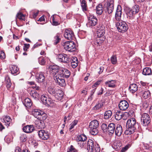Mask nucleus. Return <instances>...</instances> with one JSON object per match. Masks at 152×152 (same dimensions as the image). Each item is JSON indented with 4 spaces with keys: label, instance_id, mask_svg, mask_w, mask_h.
<instances>
[{
    "label": "nucleus",
    "instance_id": "obj_19",
    "mask_svg": "<svg viewBox=\"0 0 152 152\" xmlns=\"http://www.w3.org/2000/svg\"><path fill=\"white\" fill-rule=\"evenodd\" d=\"M125 12L128 18L129 19H132L134 18V15L132 9L129 7H126L124 9Z\"/></svg>",
    "mask_w": 152,
    "mask_h": 152
},
{
    "label": "nucleus",
    "instance_id": "obj_6",
    "mask_svg": "<svg viewBox=\"0 0 152 152\" xmlns=\"http://www.w3.org/2000/svg\"><path fill=\"white\" fill-rule=\"evenodd\" d=\"M64 48L66 50L69 52H72L75 50V45L72 41L65 42L64 44Z\"/></svg>",
    "mask_w": 152,
    "mask_h": 152
},
{
    "label": "nucleus",
    "instance_id": "obj_46",
    "mask_svg": "<svg viewBox=\"0 0 152 152\" xmlns=\"http://www.w3.org/2000/svg\"><path fill=\"white\" fill-rule=\"evenodd\" d=\"M60 35L58 34H56V36L55 37L54 40V44L56 45L60 41L61 38L59 37Z\"/></svg>",
    "mask_w": 152,
    "mask_h": 152
},
{
    "label": "nucleus",
    "instance_id": "obj_48",
    "mask_svg": "<svg viewBox=\"0 0 152 152\" xmlns=\"http://www.w3.org/2000/svg\"><path fill=\"white\" fill-rule=\"evenodd\" d=\"M77 150L72 145H71L67 149V152H77Z\"/></svg>",
    "mask_w": 152,
    "mask_h": 152
},
{
    "label": "nucleus",
    "instance_id": "obj_64",
    "mask_svg": "<svg viewBox=\"0 0 152 152\" xmlns=\"http://www.w3.org/2000/svg\"><path fill=\"white\" fill-rule=\"evenodd\" d=\"M103 89L102 88L99 91V92L98 93V95H99L102 94L103 93Z\"/></svg>",
    "mask_w": 152,
    "mask_h": 152
},
{
    "label": "nucleus",
    "instance_id": "obj_47",
    "mask_svg": "<svg viewBox=\"0 0 152 152\" xmlns=\"http://www.w3.org/2000/svg\"><path fill=\"white\" fill-rule=\"evenodd\" d=\"M151 95V93L149 91H145L143 94L142 96L145 99L148 98Z\"/></svg>",
    "mask_w": 152,
    "mask_h": 152
},
{
    "label": "nucleus",
    "instance_id": "obj_21",
    "mask_svg": "<svg viewBox=\"0 0 152 152\" xmlns=\"http://www.w3.org/2000/svg\"><path fill=\"white\" fill-rule=\"evenodd\" d=\"M23 131L26 133H30L32 132L34 130L33 125H27L23 127Z\"/></svg>",
    "mask_w": 152,
    "mask_h": 152
},
{
    "label": "nucleus",
    "instance_id": "obj_8",
    "mask_svg": "<svg viewBox=\"0 0 152 152\" xmlns=\"http://www.w3.org/2000/svg\"><path fill=\"white\" fill-rule=\"evenodd\" d=\"M114 1L113 0H107L105 5V7L107 12L109 14L112 12L114 10Z\"/></svg>",
    "mask_w": 152,
    "mask_h": 152
},
{
    "label": "nucleus",
    "instance_id": "obj_4",
    "mask_svg": "<svg viewBox=\"0 0 152 152\" xmlns=\"http://www.w3.org/2000/svg\"><path fill=\"white\" fill-rule=\"evenodd\" d=\"M116 26L118 31L122 33L126 31L128 29L127 25L124 21H120L116 23Z\"/></svg>",
    "mask_w": 152,
    "mask_h": 152
},
{
    "label": "nucleus",
    "instance_id": "obj_16",
    "mask_svg": "<svg viewBox=\"0 0 152 152\" xmlns=\"http://www.w3.org/2000/svg\"><path fill=\"white\" fill-rule=\"evenodd\" d=\"M59 72L61 74L63 75V77L66 78H68L70 75V71L67 69L62 68L59 70Z\"/></svg>",
    "mask_w": 152,
    "mask_h": 152
},
{
    "label": "nucleus",
    "instance_id": "obj_54",
    "mask_svg": "<svg viewBox=\"0 0 152 152\" xmlns=\"http://www.w3.org/2000/svg\"><path fill=\"white\" fill-rule=\"evenodd\" d=\"M103 106V104L102 103H99L95 105L93 108V109L94 110H97L99 109Z\"/></svg>",
    "mask_w": 152,
    "mask_h": 152
},
{
    "label": "nucleus",
    "instance_id": "obj_29",
    "mask_svg": "<svg viewBox=\"0 0 152 152\" xmlns=\"http://www.w3.org/2000/svg\"><path fill=\"white\" fill-rule=\"evenodd\" d=\"M23 103L25 107H30L32 106V104L31 100L28 98H26Z\"/></svg>",
    "mask_w": 152,
    "mask_h": 152
},
{
    "label": "nucleus",
    "instance_id": "obj_28",
    "mask_svg": "<svg viewBox=\"0 0 152 152\" xmlns=\"http://www.w3.org/2000/svg\"><path fill=\"white\" fill-rule=\"evenodd\" d=\"M115 80H108L105 83V84L106 86L109 87L114 88L115 86Z\"/></svg>",
    "mask_w": 152,
    "mask_h": 152
},
{
    "label": "nucleus",
    "instance_id": "obj_37",
    "mask_svg": "<svg viewBox=\"0 0 152 152\" xmlns=\"http://www.w3.org/2000/svg\"><path fill=\"white\" fill-rule=\"evenodd\" d=\"M57 90L52 86H49L47 89V91L48 93L53 96L55 95L56 91Z\"/></svg>",
    "mask_w": 152,
    "mask_h": 152
},
{
    "label": "nucleus",
    "instance_id": "obj_45",
    "mask_svg": "<svg viewBox=\"0 0 152 152\" xmlns=\"http://www.w3.org/2000/svg\"><path fill=\"white\" fill-rule=\"evenodd\" d=\"M54 76V79L55 81L58 80V79H64V78L63 76V75L61 74L59 72Z\"/></svg>",
    "mask_w": 152,
    "mask_h": 152
},
{
    "label": "nucleus",
    "instance_id": "obj_7",
    "mask_svg": "<svg viewBox=\"0 0 152 152\" xmlns=\"http://www.w3.org/2000/svg\"><path fill=\"white\" fill-rule=\"evenodd\" d=\"M56 59L58 61L61 63H67L69 61V56L64 54L58 55L56 56Z\"/></svg>",
    "mask_w": 152,
    "mask_h": 152
},
{
    "label": "nucleus",
    "instance_id": "obj_43",
    "mask_svg": "<svg viewBox=\"0 0 152 152\" xmlns=\"http://www.w3.org/2000/svg\"><path fill=\"white\" fill-rule=\"evenodd\" d=\"M16 17L21 20H25V15L20 12L18 13L16 15Z\"/></svg>",
    "mask_w": 152,
    "mask_h": 152
},
{
    "label": "nucleus",
    "instance_id": "obj_59",
    "mask_svg": "<svg viewBox=\"0 0 152 152\" xmlns=\"http://www.w3.org/2000/svg\"><path fill=\"white\" fill-rule=\"evenodd\" d=\"M5 55L3 51H0V58L1 59H4L5 58Z\"/></svg>",
    "mask_w": 152,
    "mask_h": 152
},
{
    "label": "nucleus",
    "instance_id": "obj_17",
    "mask_svg": "<svg viewBox=\"0 0 152 152\" xmlns=\"http://www.w3.org/2000/svg\"><path fill=\"white\" fill-rule=\"evenodd\" d=\"M36 81L38 83H42L45 80V78L44 74L42 72L37 74L36 76Z\"/></svg>",
    "mask_w": 152,
    "mask_h": 152
},
{
    "label": "nucleus",
    "instance_id": "obj_20",
    "mask_svg": "<svg viewBox=\"0 0 152 152\" xmlns=\"http://www.w3.org/2000/svg\"><path fill=\"white\" fill-rule=\"evenodd\" d=\"M121 7L120 6L117 7L115 14V18L117 21H119L121 19Z\"/></svg>",
    "mask_w": 152,
    "mask_h": 152
},
{
    "label": "nucleus",
    "instance_id": "obj_32",
    "mask_svg": "<svg viewBox=\"0 0 152 152\" xmlns=\"http://www.w3.org/2000/svg\"><path fill=\"white\" fill-rule=\"evenodd\" d=\"M5 80L7 87L8 89H9V88L11 87L12 84L10 78L7 75L5 77Z\"/></svg>",
    "mask_w": 152,
    "mask_h": 152
},
{
    "label": "nucleus",
    "instance_id": "obj_39",
    "mask_svg": "<svg viewBox=\"0 0 152 152\" xmlns=\"http://www.w3.org/2000/svg\"><path fill=\"white\" fill-rule=\"evenodd\" d=\"M15 152H30L28 149L20 148L19 147H17L15 150Z\"/></svg>",
    "mask_w": 152,
    "mask_h": 152
},
{
    "label": "nucleus",
    "instance_id": "obj_40",
    "mask_svg": "<svg viewBox=\"0 0 152 152\" xmlns=\"http://www.w3.org/2000/svg\"><path fill=\"white\" fill-rule=\"evenodd\" d=\"M31 96L34 99L37 98L38 97L39 94L35 91H31L29 93Z\"/></svg>",
    "mask_w": 152,
    "mask_h": 152
},
{
    "label": "nucleus",
    "instance_id": "obj_61",
    "mask_svg": "<svg viewBox=\"0 0 152 152\" xmlns=\"http://www.w3.org/2000/svg\"><path fill=\"white\" fill-rule=\"evenodd\" d=\"M78 62H71V66L73 68H75L78 65Z\"/></svg>",
    "mask_w": 152,
    "mask_h": 152
},
{
    "label": "nucleus",
    "instance_id": "obj_41",
    "mask_svg": "<svg viewBox=\"0 0 152 152\" xmlns=\"http://www.w3.org/2000/svg\"><path fill=\"white\" fill-rule=\"evenodd\" d=\"M81 6L83 11L85 12L87 10V6L86 5V2L85 0H83L81 3Z\"/></svg>",
    "mask_w": 152,
    "mask_h": 152
},
{
    "label": "nucleus",
    "instance_id": "obj_27",
    "mask_svg": "<svg viewBox=\"0 0 152 152\" xmlns=\"http://www.w3.org/2000/svg\"><path fill=\"white\" fill-rule=\"evenodd\" d=\"M10 69L11 73L12 74L18 73L19 69L16 66L14 65H10Z\"/></svg>",
    "mask_w": 152,
    "mask_h": 152
},
{
    "label": "nucleus",
    "instance_id": "obj_33",
    "mask_svg": "<svg viewBox=\"0 0 152 152\" xmlns=\"http://www.w3.org/2000/svg\"><path fill=\"white\" fill-rule=\"evenodd\" d=\"M122 112L119 110H117L115 113V117L116 120H119L122 118Z\"/></svg>",
    "mask_w": 152,
    "mask_h": 152
},
{
    "label": "nucleus",
    "instance_id": "obj_62",
    "mask_svg": "<svg viewBox=\"0 0 152 152\" xmlns=\"http://www.w3.org/2000/svg\"><path fill=\"white\" fill-rule=\"evenodd\" d=\"M100 83V81L98 80L96 81L92 86V88H94L95 87H97Z\"/></svg>",
    "mask_w": 152,
    "mask_h": 152
},
{
    "label": "nucleus",
    "instance_id": "obj_42",
    "mask_svg": "<svg viewBox=\"0 0 152 152\" xmlns=\"http://www.w3.org/2000/svg\"><path fill=\"white\" fill-rule=\"evenodd\" d=\"M122 144L120 142H115L114 144L113 148L116 150H118L121 149Z\"/></svg>",
    "mask_w": 152,
    "mask_h": 152
},
{
    "label": "nucleus",
    "instance_id": "obj_58",
    "mask_svg": "<svg viewBox=\"0 0 152 152\" xmlns=\"http://www.w3.org/2000/svg\"><path fill=\"white\" fill-rule=\"evenodd\" d=\"M94 149L95 151L96 152H99L100 151V149L98 144L96 143L95 146L94 147Z\"/></svg>",
    "mask_w": 152,
    "mask_h": 152
},
{
    "label": "nucleus",
    "instance_id": "obj_12",
    "mask_svg": "<svg viewBox=\"0 0 152 152\" xmlns=\"http://www.w3.org/2000/svg\"><path fill=\"white\" fill-rule=\"evenodd\" d=\"M41 100L43 104L48 106H50L52 103V101L50 98H47L44 95L41 96Z\"/></svg>",
    "mask_w": 152,
    "mask_h": 152
},
{
    "label": "nucleus",
    "instance_id": "obj_11",
    "mask_svg": "<svg viewBox=\"0 0 152 152\" xmlns=\"http://www.w3.org/2000/svg\"><path fill=\"white\" fill-rule=\"evenodd\" d=\"M49 71L50 74L55 76L59 71V66L56 65H51L49 68Z\"/></svg>",
    "mask_w": 152,
    "mask_h": 152
},
{
    "label": "nucleus",
    "instance_id": "obj_13",
    "mask_svg": "<svg viewBox=\"0 0 152 152\" xmlns=\"http://www.w3.org/2000/svg\"><path fill=\"white\" fill-rule=\"evenodd\" d=\"M38 135L39 137L43 140L48 139L49 136L48 133L43 130H41L38 131Z\"/></svg>",
    "mask_w": 152,
    "mask_h": 152
},
{
    "label": "nucleus",
    "instance_id": "obj_31",
    "mask_svg": "<svg viewBox=\"0 0 152 152\" xmlns=\"http://www.w3.org/2000/svg\"><path fill=\"white\" fill-rule=\"evenodd\" d=\"M87 138L84 134H82L78 135L76 137V140L77 141L84 142L86 140Z\"/></svg>",
    "mask_w": 152,
    "mask_h": 152
},
{
    "label": "nucleus",
    "instance_id": "obj_44",
    "mask_svg": "<svg viewBox=\"0 0 152 152\" xmlns=\"http://www.w3.org/2000/svg\"><path fill=\"white\" fill-rule=\"evenodd\" d=\"M139 10V6L138 5H135L133 7L132 10L133 13L135 15L138 12Z\"/></svg>",
    "mask_w": 152,
    "mask_h": 152
},
{
    "label": "nucleus",
    "instance_id": "obj_22",
    "mask_svg": "<svg viewBox=\"0 0 152 152\" xmlns=\"http://www.w3.org/2000/svg\"><path fill=\"white\" fill-rule=\"evenodd\" d=\"M105 27L104 26H102L100 28L98 29L97 31V36L101 38L103 37L105 33Z\"/></svg>",
    "mask_w": 152,
    "mask_h": 152
},
{
    "label": "nucleus",
    "instance_id": "obj_23",
    "mask_svg": "<svg viewBox=\"0 0 152 152\" xmlns=\"http://www.w3.org/2000/svg\"><path fill=\"white\" fill-rule=\"evenodd\" d=\"M12 119L8 115H6L3 116V118L1 119V121L2 122L4 123L7 126H9Z\"/></svg>",
    "mask_w": 152,
    "mask_h": 152
},
{
    "label": "nucleus",
    "instance_id": "obj_38",
    "mask_svg": "<svg viewBox=\"0 0 152 152\" xmlns=\"http://www.w3.org/2000/svg\"><path fill=\"white\" fill-rule=\"evenodd\" d=\"M55 82L58 85L61 86L63 87L66 85L64 79H58V80L55 81Z\"/></svg>",
    "mask_w": 152,
    "mask_h": 152
},
{
    "label": "nucleus",
    "instance_id": "obj_2",
    "mask_svg": "<svg viewBox=\"0 0 152 152\" xmlns=\"http://www.w3.org/2000/svg\"><path fill=\"white\" fill-rule=\"evenodd\" d=\"M32 115L38 120H45L47 118V115L44 112L37 109L33 110Z\"/></svg>",
    "mask_w": 152,
    "mask_h": 152
},
{
    "label": "nucleus",
    "instance_id": "obj_53",
    "mask_svg": "<svg viewBox=\"0 0 152 152\" xmlns=\"http://www.w3.org/2000/svg\"><path fill=\"white\" fill-rule=\"evenodd\" d=\"M77 122L78 121L77 120H74L73 121L70 125L69 129L71 130L73 129L74 127V126L77 124Z\"/></svg>",
    "mask_w": 152,
    "mask_h": 152
},
{
    "label": "nucleus",
    "instance_id": "obj_3",
    "mask_svg": "<svg viewBox=\"0 0 152 152\" xmlns=\"http://www.w3.org/2000/svg\"><path fill=\"white\" fill-rule=\"evenodd\" d=\"M99 123L96 120L91 121L90 123L89 128L91 134L93 135H96L98 133L97 127Z\"/></svg>",
    "mask_w": 152,
    "mask_h": 152
},
{
    "label": "nucleus",
    "instance_id": "obj_49",
    "mask_svg": "<svg viewBox=\"0 0 152 152\" xmlns=\"http://www.w3.org/2000/svg\"><path fill=\"white\" fill-rule=\"evenodd\" d=\"M111 61L112 63L113 64H115L117 62V57L115 55L112 56L111 57Z\"/></svg>",
    "mask_w": 152,
    "mask_h": 152
},
{
    "label": "nucleus",
    "instance_id": "obj_36",
    "mask_svg": "<svg viewBox=\"0 0 152 152\" xmlns=\"http://www.w3.org/2000/svg\"><path fill=\"white\" fill-rule=\"evenodd\" d=\"M142 74L145 75H150L151 74V69L149 67H145L143 69Z\"/></svg>",
    "mask_w": 152,
    "mask_h": 152
},
{
    "label": "nucleus",
    "instance_id": "obj_55",
    "mask_svg": "<svg viewBox=\"0 0 152 152\" xmlns=\"http://www.w3.org/2000/svg\"><path fill=\"white\" fill-rule=\"evenodd\" d=\"M108 126L107 125L105 124H102L101 126V128L104 132H106L107 130Z\"/></svg>",
    "mask_w": 152,
    "mask_h": 152
},
{
    "label": "nucleus",
    "instance_id": "obj_51",
    "mask_svg": "<svg viewBox=\"0 0 152 152\" xmlns=\"http://www.w3.org/2000/svg\"><path fill=\"white\" fill-rule=\"evenodd\" d=\"M39 62L42 65H44L45 64V61L43 57L42 56L39 58Z\"/></svg>",
    "mask_w": 152,
    "mask_h": 152
},
{
    "label": "nucleus",
    "instance_id": "obj_14",
    "mask_svg": "<svg viewBox=\"0 0 152 152\" xmlns=\"http://www.w3.org/2000/svg\"><path fill=\"white\" fill-rule=\"evenodd\" d=\"M96 143L91 139L88 140L87 145V150L88 152H92L94 151V147Z\"/></svg>",
    "mask_w": 152,
    "mask_h": 152
},
{
    "label": "nucleus",
    "instance_id": "obj_35",
    "mask_svg": "<svg viewBox=\"0 0 152 152\" xmlns=\"http://www.w3.org/2000/svg\"><path fill=\"white\" fill-rule=\"evenodd\" d=\"M103 7L101 4H99L96 7V11L97 14L100 15H101L103 12Z\"/></svg>",
    "mask_w": 152,
    "mask_h": 152
},
{
    "label": "nucleus",
    "instance_id": "obj_18",
    "mask_svg": "<svg viewBox=\"0 0 152 152\" xmlns=\"http://www.w3.org/2000/svg\"><path fill=\"white\" fill-rule=\"evenodd\" d=\"M115 127V124L111 123L110 124L108 125L107 130L109 135H112L114 134Z\"/></svg>",
    "mask_w": 152,
    "mask_h": 152
},
{
    "label": "nucleus",
    "instance_id": "obj_26",
    "mask_svg": "<svg viewBox=\"0 0 152 152\" xmlns=\"http://www.w3.org/2000/svg\"><path fill=\"white\" fill-rule=\"evenodd\" d=\"M115 134L116 135L118 136H120L123 132L121 126L119 125H118L115 130Z\"/></svg>",
    "mask_w": 152,
    "mask_h": 152
},
{
    "label": "nucleus",
    "instance_id": "obj_9",
    "mask_svg": "<svg viewBox=\"0 0 152 152\" xmlns=\"http://www.w3.org/2000/svg\"><path fill=\"white\" fill-rule=\"evenodd\" d=\"M88 21L86 24L87 27H91L95 26L97 23V20L93 15H90L88 17Z\"/></svg>",
    "mask_w": 152,
    "mask_h": 152
},
{
    "label": "nucleus",
    "instance_id": "obj_56",
    "mask_svg": "<svg viewBox=\"0 0 152 152\" xmlns=\"http://www.w3.org/2000/svg\"><path fill=\"white\" fill-rule=\"evenodd\" d=\"M130 145L129 144L126 145L123 148L121 151L120 152H125L130 147Z\"/></svg>",
    "mask_w": 152,
    "mask_h": 152
},
{
    "label": "nucleus",
    "instance_id": "obj_50",
    "mask_svg": "<svg viewBox=\"0 0 152 152\" xmlns=\"http://www.w3.org/2000/svg\"><path fill=\"white\" fill-rule=\"evenodd\" d=\"M104 39L105 38L104 37H102V38L98 37V38L96 40L95 42V43L99 45L102 43L103 42V41L104 40Z\"/></svg>",
    "mask_w": 152,
    "mask_h": 152
},
{
    "label": "nucleus",
    "instance_id": "obj_25",
    "mask_svg": "<svg viewBox=\"0 0 152 152\" xmlns=\"http://www.w3.org/2000/svg\"><path fill=\"white\" fill-rule=\"evenodd\" d=\"M54 96L57 99H61L63 96V91L60 89L57 90L56 91L55 95Z\"/></svg>",
    "mask_w": 152,
    "mask_h": 152
},
{
    "label": "nucleus",
    "instance_id": "obj_52",
    "mask_svg": "<svg viewBox=\"0 0 152 152\" xmlns=\"http://www.w3.org/2000/svg\"><path fill=\"white\" fill-rule=\"evenodd\" d=\"M27 136L25 134H23L20 137V140L21 142H25L26 140Z\"/></svg>",
    "mask_w": 152,
    "mask_h": 152
},
{
    "label": "nucleus",
    "instance_id": "obj_1",
    "mask_svg": "<svg viewBox=\"0 0 152 152\" xmlns=\"http://www.w3.org/2000/svg\"><path fill=\"white\" fill-rule=\"evenodd\" d=\"M136 121L134 118L129 119L126 122V129L125 132L126 135H130L134 132L136 129Z\"/></svg>",
    "mask_w": 152,
    "mask_h": 152
},
{
    "label": "nucleus",
    "instance_id": "obj_63",
    "mask_svg": "<svg viewBox=\"0 0 152 152\" xmlns=\"http://www.w3.org/2000/svg\"><path fill=\"white\" fill-rule=\"evenodd\" d=\"M134 113V111L133 110H130L128 112V114L130 116L133 115Z\"/></svg>",
    "mask_w": 152,
    "mask_h": 152
},
{
    "label": "nucleus",
    "instance_id": "obj_24",
    "mask_svg": "<svg viewBox=\"0 0 152 152\" xmlns=\"http://www.w3.org/2000/svg\"><path fill=\"white\" fill-rule=\"evenodd\" d=\"M44 120H38L36 121L35 124L37 128L38 129H43L45 127V124L43 121Z\"/></svg>",
    "mask_w": 152,
    "mask_h": 152
},
{
    "label": "nucleus",
    "instance_id": "obj_10",
    "mask_svg": "<svg viewBox=\"0 0 152 152\" xmlns=\"http://www.w3.org/2000/svg\"><path fill=\"white\" fill-rule=\"evenodd\" d=\"M64 35L65 38L70 40H72L75 38L73 32L67 29L65 30Z\"/></svg>",
    "mask_w": 152,
    "mask_h": 152
},
{
    "label": "nucleus",
    "instance_id": "obj_30",
    "mask_svg": "<svg viewBox=\"0 0 152 152\" xmlns=\"http://www.w3.org/2000/svg\"><path fill=\"white\" fill-rule=\"evenodd\" d=\"M129 90L132 93H134L137 90V86L135 84H131L129 87Z\"/></svg>",
    "mask_w": 152,
    "mask_h": 152
},
{
    "label": "nucleus",
    "instance_id": "obj_34",
    "mask_svg": "<svg viewBox=\"0 0 152 152\" xmlns=\"http://www.w3.org/2000/svg\"><path fill=\"white\" fill-rule=\"evenodd\" d=\"M112 115V113L111 111L108 110L106 111L104 114V118L105 119H108L110 118Z\"/></svg>",
    "mask_w": 152,
    "mask_h": 152
},
{
    "label": "nucleus",
    "instance_id": "obj_57",
    "mask_svg": "<svg viewBox=\"0 0 152 152\" xmlns=\"http://www.w3.org/2000/svg\"><path fill=\"white\" fill-rule=\"evenodd\" d=\"M52 20V24L54 26H57L59 25V23L57 21L55 20L54 16H53L51 17Z\"/></svg>",
    "mask_w": 152,
    "mask_h": 152
},
{
    "label": "nucleus",
    "instance_id": "obj_15",
    "mask_svg": "<svg viewBox=\"0 0 152 152\" xmlns=\"http://www.w3.org/2000/svg\"><path fill=\"white\" fill-rule=\"evenodd\" d=\"M118 107L120 110L125 111L128 108L129 104L126 100H122L120 102Z\"/></svg>",
    "mask_w": 152,
    "mask_h": 152
},
{
    "label": "nucleus",
    "instance_id": "obj_60",
    "mask_svg": "<svg viewBox=\"0 0 152 152\" xmlns=\"http://www.w3.org/2000/svg\"><path fill=\"white\" fill-rule=\"evenodd\" d=\"M30 46L29 44H24L23 49L24 51H26L28 49Z\"/></svg>",
    "mask_w": 152,
    "mask_h": 152
},
{
    "label": "nucleus",
    "instance_id": "obj_5",
    "mask_svg": "<svg viewBox=\"0 0 152 152\" xmlns=\"http://www.w3.org/2000/svg\"><path fill=\"white\" fill-rule=\"evenodd\" d=\"M141 124L143 126H147L151 122V118L148 114L144 113L141 115Z\"/></svg>",
    "mask_w": 152,
    "mask_h": 152
}]
</instances>
